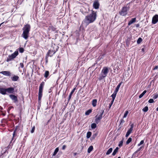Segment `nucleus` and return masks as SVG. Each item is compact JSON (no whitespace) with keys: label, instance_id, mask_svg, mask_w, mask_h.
<instances>
[{"label":"nucleus","instance_id":"f257e3e1","mask_svg":"<svg viewBox=\"0 0 158 158\" xmlns=\"http://www.w3.org/2000/svg\"><path fill=\"white\" fill-rule=\"evenodd\" d=\"M97 17L96 12L92 10L91 14L87 15L82 22V24L86 26L89 23H93L96 19Z\"/></svg>","mask_w":158,"mask_h":158},{"label":"nucleus","instance_id":"f03ea898","mask_svg":"<svg viewBox=\"0 0 158 158\" xmlns=\"http://www.w3.org/2000/svg\"><path fill=\"white\" fill-rule=\"evenodd\" d=\"M30 29V26L28 24L25 25L23 27V32L22 34V36L25 39L27 40L28 39Z\"/></svg>","mask_w":158,"mask_h":158},{"label":"nucleus","instance_id":"7ed1b4c3","mask_svg":"<svg viewBox=\"0 0 158 158\" xmlns=\"http://www.w3.org/2000/svg\"><path fill=\"white\" fill-rule=\"evenodd\" d=\"M109 72V69L107 67H104L102 69L101 75H99L98 79L101 80L103 78L106 77Z\"/></svg>","mask_w":158,"mask_h":158},{"label":"nucleus","instance_id":"20e7f679","mask_svg":"<svg viewBox=\"0 0 158 158\" xmlns=\"http://www.w3.org/2000/svg\"><path fill=\"white\" fill-rule=\"evenodd\" d=\"M44 85V82H42L40 84L39 90L38 100L40 101L42 96V91L43 87Z\"/></svg>","mask_w":158,"mask_h":158},{"label":"nucleus","instance_id":"39448f33","mask_svg":"<svg viewBox=\"0 0 158 158\" xmlns=\"http://www.w3.org/2000/svg\"><path fill=\"white\" fill-rule=\"evenodd\" d=\"M129 7L127 6L123 7L119 12V14L122 16H126L127 14V11L129 10Z\"/></svg>","mask_w":158,"mask_h":158},{"label":"nucleus","instance_id":"423d86ee","mask_svg":"<svg viewBox=\"0 0 158 158\" xmlns=\"http://www.w3.org/2000/svg\"><path fill=\"white\" fill-rule=\"evenodd\" d=\"M19 53L18 51H15L14 53L11 55H9L6 59V61L9 62L12 59L15 58L18 55Z\"/></svg>","mask_w":158,"mask_h":158},{"label":"nucleus","instance_id":"0eeeda50","mask_svg":"<svg viewBox=\"0 0 158 158\" xmlns=\"http://www.w3.org/2000/svg\"><path fill=\"white\" fill-rule=\"evenodd\" d=\"M104 110H102L101 111L100 114L98 115H96V118L95 119V122L96 123L98 124L100 120L102 119V115L103 114Z\"/></svg>","mask_w":158,"mask_h":158},{"label":"nucleus","instance_id":"6e6552de","mask_svg":"<svg viewBox=\"0 0 158 158\" xmlns=\"http://www.w3.org/2000/svg\"><path fill=\"white\" fill-rule=\"evenodd\" d=\"M134 127V125L133 124H132L131 125V127L129 129L127 132L126 135V137H127L132 132V131L133 130Z\"/></svg>","mask_w":158,"mask_h":158},{"label":"nucleus","instance_id":"1a4fd4ad","mask_svg":"<svg viewBox=\"0 0 158 158\" xmlns=\"http://www.w3.org/2000/svg\"><path fill=\"white\" fill-rule=\"evenodd\" d=\"M158 21V15H155L152 18V23L155 24Z\"/></svg>","mask_w":158,"mask_h":158},{"label":"nucleus","instance_id":"9d476101","mask_svg":"<svg viewBox=\"0 0 158 158\" xmlns=\"http://www.w3.org/2000/svg\"><path fill=\"white\" fill-rule=\"evenodd\" d=\"M6 93L7 92L9 94L13 93L15 91V89L13 87H9L7 88H6Z\"/></svg>","mask_w":158,"mask_h":158},{"label":"nucleus","instance_id":"9b49d317","mask_svg":"<svg viewBox=\"0 0 158 158\" xmlns=\"http://www.w3.org/2000/svg\"><path fill=\"white\" fill-rule=\"evenodd\" d=\"M9 96L11 100L14 101V102H15L18 101L17 97L16 96L14 95L10 94L9 95Z\"/></svg>","mask_w":158,"mask_h":158},{"label":"nucleus","instance_id":"f8f14e48","mask_svg":"<svg viewBox=\"0 0 158 158\" xmlns=\"http://www.w3.org/2000/svg\"><path fill=\"white\" fill-rule=\"evenodd\" d=\"M99 3L98 0H96L94 2L93 6L95 9H98L99 8Z\"/></svg>","mask_w":158,"mask_h":158},{"label":"nucleus","instance_id":"ddd939ff","mask_svg":"<svg viewBox=\"0 0 158 158\" xmlns=\"http://www.w3.org/2000/svg\"><path fill=\"white\" fill-rule=\"evenodd\" d=\"M0 93L2 95H6L7 94L6 89L1 88H0Z\"/></svg>","mask_w":158,"mask_h":158},{"label":"nucleus","instance_id":"4468645a","mask_svg":"<svg viewBox=\"0 0 158 158\" xmlns=\"http://www.w3.org/2000/svg\"><path fill=\"white\" fill-rule=\"evenodd\" d=\"M19 79V77L18 76L14 75L13 76L11 77V79L13 81H17Z\"/></svg>","mask_w":158,"mask_h":158},{"label":"nucleus","instance_id":"2eb2a0df","mask_svg":"<svg viewBox=\"0 0 158 158\" xmlns=\"http://www.w3.org/2000/svg\"><path fill=\"white\" fill-rule=\"evenodd\" d=\"M1 73L3 74L6 75L7 76H10L11 75V73L8 71H3L1 72Z\"/></svg>","mask_w":158,"mask_h":158},{"label":"nucleus","instance_id":"dca6fc26","mask_svg":"<svg viewBox=\"0 0 158 158\" xmlns=\"http://www.w3.org/2000/svg\"><path fill=\"white\" fill-rule=\"evenodd\" d=\"M56 52L55 51L49 50L48 53V55L50 56H52Z\"/></svg>","mask_w":158,"mask_h":158},{"label":"nucleus","instance_id":"f3484780","mask_svg":"<svg viewBox=\"0 0 158 158\" xmlns=\"http://www.w3.org/2000/svg\"><path fill=\"white\" fill-rule=\"evenodd\" d=\"M136 21V18H135L132 19L129 21L128 23V25L130 26L133 23L135 22Z\"/></svg>","mask_w":158,"mask_h":158},{"label":"nucleus","instance_id":"a211bd4d","mask_svg":"<svg viewBox=\"0 0 158 158\" xmlns=\"http://www.w3.org/2000/svg\"><path fill=\"white\" fill-rule=\"evenodd\" d=\"M19 127L17 126L13 134V137L15 135L17 134L18 131H19Z\"/></svg>","mask_w":158,"mask_h":158},{"label":"nucleus","instance_id":"6ab92c4d","mask_svg":"<svg viewBox=\"0 0 158 158\" xmlns=\"http://www.w3.org/2000/svg\"><path fill=\"white\" fill-rule=\"evenodd\" d=\"M97 100L96 99H93L92 101V105L94 107L96 106Z\"/></svg>","mask_w":158,"mask_h":158},{"label":"nucleus","instance_id":"aec40b11","mask_svg":"<svg viewBox=\"0 0 158 158\" xmlns=\"http://www.w3.org/2000/svg\"><path fill=\"white\" fill-rule=\"evenodd\" d=\"M118 149L119 148L118 147H116L112 153V155L113 156H115L116 153L118 152Z\"/></svg>","mask_w":158,"mask_h":158},{"label":"nucleus","instance_id":"412c9836","mask_svg":"<svg viewBox=\"0 0 158 158\" xmlns=\"http://www.w3.org/2000/svg\"><path fill=\"white\" fill-rule=\"evenodd\" d=\"M121 84V83H120L117 86L116 88L115 89L114 92L117 93V92L118 91V90L119 89V88Z\"/></svg>","mask_w":158,"mask_h":158},{"label":"nucleus","instance_id":"4be33fe9","mask_svg":"<svg viewBox=\"0 0 158 158\" xmlns=\"http://www.w3.org/2000/svg\"><path fill=\"white\" fill-rule=\"evenodd\" d=\"M113 150V148H110L106 152V155H108L110 154L112 152Z\"/></svg>","mask_w":158,"mask_h":158},{"label":"nucleus","instance_id":"5701e85b","mask_svg":"<svg viewBox=\"0 0 158 158\" xmlns=\"http://www.w3.org/2000/svg\"><path fill=\"white\" fill-rule=\"evenodd\" d=\"M75 90V88H74L73 89V90L71 92L69 96V100L71 99V98L72 95V94H73V93L74 92Z\"/></svg>","mask_w":158,"mask_h":158},{"label":"nucleus","instance_id":"b1692460","mask_svg":"<svg viewBox=\"0 0 158 158\" xmlns=\"http://www.w3.org/2000/svg\"><path fill=\"white\" fill-rule=\"evenodd\" d=\"M58 151H59L58 148H56V149H55L53 154L52 156H55L56 155V154H57V152H58Z\"/></svg>","mask_w":158,"mask_h":158},{"label":"nucleus","instance_id":"393cba45","mask_svg":"<svg viewBox=\"0 0 158 158\" xmlns=\"http://www.w3.org/2000/svg\"><path fill=\"white\" fill-rule=\"evenodd\" d=\"M93 147L92 146H90L89 147V148H88V152L89 153L91 152V151H92L93 149Z\"/></svg>","mask_w":158,"mask_h":158},{"label":"nucleus","instance_id":"a878e982","mask_svg":"<svg viewBox=\"0 0 158 158\" xmlns=\"http://www.w3.org/2000/svg\"><path fill=\"white\" fill-rule=\"evenodd\" d=\"M147 91L146 90H144L143 92L139 96V98H142L143 96L144 95V94L146 93Z\"/></svg>","mask_w":158,"mask_h":158},{"label":"nucleus","instance_id":"bb28decb","mask_svg":"<svg viewBox=\"0 0 158 158\" xmlns=\"http://www.w3.org/2000/svg\"><path fill=\"white\" fill-rule=\"evenodd\" d=\"M116 94L117 93L114 92L113 94L111 95V97H112V99H113V100H114Z\"/></svg>","mask_w":158,"mask_h":158},{"label":"nucleus","instance_id":"cd10ccee","mask_svg":"<svg viewBox=\"0 0 158 158\" xmlns=\"http://www.w3.org/2000/svg\"><path fill=\"white\" fill-rule=\"evenodd\" d=\"M49 75V72L48 71H46L44 74V77L47 78Z\"/></svg>","mask_w":158,"mask_h":158},{"label":"nucleus","instance_id":"c85d7f7f","mask_svg":"<svg viewBox=\"0 0 158 158\" xmlns=\"http://www.w3.org/2000/svg\"><path fill=\"white\" fill-rule=\"evenodd\" d=\"M91 135V132L90 131H88L87 133L86 137L88 139L90 137Z\"/></svg>","mask_w":158,"mask_h":158},{"label":"nucleus","instance_id":"c756f323","mask_svg":"<svg viewBox=\"0 0 158 158\" xmlns=\"http://www.w3.org/2000/svg\"><path fill=\"white\" fill-rule=\"evenodd\" d=\"M148 110V107L147 106H145L142 110L144 112H147Z\"/></svg>","mask_w":158,"mask_h":158},{"label":"nucleus","instance_id":"7c9ffc66","mask_svg":"<svg viewBox=\"0 0 158 158\" xmlns=\"http://www.w3.org/2000/svg\"><path fill=\"white\" fill-rule=\"evenodd\" d=\"M143 147H140L138 149H137L133 154V155H135L136 153L138 152Z\"/></svg>","mask_w":158,"mask_h":158},{"label":"nucleus","instance_id":"2f4dec72","mask_svg":"<svg viewBox=\"0 0 158 158\" xmlns=\"http://www.w3.org/2000/svg\"><path fill=\"white\" fill-rule=\"evenodd\" d=\"M132 141V138L131 137L129 138L127 141L126 142V144H129Z\"/></svg>","mask_w":158,"mask_h":158},{"label":"nucleus","instance_id":"473e14b6","mask_svg":"<svg viewBox=\"0 0 158 158\" xmlns=\"http://www.w3.org/2000/svg\"><path fill=\"white\" fill-rule=\"evenodd\" d=\"M96 124L95 123H93L91 125V127L92 129H94L96 127Z\"/></svg>","mask_w":158,"mask_h":158},{"label":"nucleus","instance_id":"72a5a7b5","mask_svg":"<svg viewBox=\"0 0 158 158\" xmlns=\"http://www.w3.org/2000/svg\"><path fill=\"white\" fill-rule=\"evenodd\" d=\"M92 112V110L89 109L87 111H86L85 113V114L86 115H89L90 113H91Z\"/></svg>","mask_w":158,"mask_h":158},{"label":"nucleus","instance_id":"f704fd0d","mask_svg":"<svg viewBox=\"0 0 158 158\" xmlns=\"http://www.w3.org/2000/svg\"><path fill=\"white\" fill-rule=\"evenodd\" d=\"M142 41V38H139L137 40V43L138 44H139L141 43V42Z\"/></svg>","mask_w":158,"mask_h":158},{"label":"nucleus","instance_id":"c9c22d12","mask_svg":"<svg viewBox=\"0 0 158 158\" xmlns=\"http://www.w3.org/2000/svg\"><path fill=\"white\" fill-rule=\"evenodd\" d=\"M128 111H126L125 113L124 114L123 118H125L127 117V115L128 114Z\"/></svg>","mask_w":158,"mask_h":158},{"label":"nucleus","instance_id":"e433bc0d","mask_svg":"<svg viewBox=\"0 0 158 158\" xmlns=\"http://www.w3.org/2000/svg\"><path fill=\"white\" fill-rule=\"evenodd\" d=\"M24 49L22 48H20L19 49V52H20L23 53L24 52Z\"/></svg>","mask_w":158,"mask_h":158},{"label":"nucleus","instance_id":"4c0bfd02","mask_svg":"<svg viewBox=\"0 0 158 158\" xmlns=\"http://www.w3.org/2000/svg\"><path fill=\"white\" fill-rule=\"evenodd\" d=\"M143 143H144V141L143 140H142L140 141V143L138 144V146H139L143 144Z\"/></svg>","mask_w":158,"mask_h":158},{"label":"nucleus","instance_id":"58836bf2","mask_svg":"<svg viewBox=\"0 0 158 158\" xmlns=\"http://www.w3.org/2000/svg\"><path fill=\"white\" fill-rule=\"evenodd\" d=\"M154 102V100L153 99H150L148 101V102L149 103H153Z\"/></svg>","mask_w":158,"mask_h":158},{"label":"nucleus","instance_id":"ea45409f","mask_svg":"<svg viewBox=\"0 0 158 158\" xmlns=\"http://www.w3.org/2000/svg\"><path fill=\"white\" fill-rule=\"evenodd\" d=\"M123 143V142L122 141H121L119 142V143L118 144V146L119 147H121L122 146Z\"/></svg>","mask_w":158,"mask_h":158},{"label":"nucleus","instance_id":"a19ab883","mask_svg":"<svg viewBox=\"0 0 158 158\" xmlns=\"http://www.w3.org/2000/svg\"><path fill=\"white\" fill-rule=\"evenodd\" d=\"M158 95L157 94H156V95H154V96L153 97V98L154 99H156L157 98H158Z\"/></svg>","mask_w":158,"mask_h":158},{"label":"nucleus","instance_id":"79ce46f5","mask_svg":"<svg viewBox=\"0 0 158 158\" xmlns=\"http://www.w3.org/2000/svg\"><path fill=\"white\" fill-rule=\"evenodd\" d=\"M35 127H33L32 128V130H31V133H33L34 132V130H35Z\"/></svg>","mask_w":158,"mask_h":158},{"label":"nucleus","instance_id":"37998d69","mask_svg":"<svg viewBox=\"0 0 158 158\" xmlns=\"http://www.w3.org/2000/svg\"><path fill=\"white\" fill-rule=\"evenodd\" d=\"M20 66L22 68H23L24 67V65L23 63H21L20 64Z\"/></svg>","mask_w":158,"mask_h":158},{"label":"nucleus","instance_id":"c03bdc74","mask_svg":"<svg viewBox=\"0 0 158 158\" xmlns=\"http://www.w3.org/2000/svg\"><path fill=\"white\" fill-rule=\"evenodd\" d=\"M66 148V146L65 145H64L62 148V149L63 150H64L65 148Z\"/></svg>","mask_w":158,"mask_h":158},{"label":"nucleus","instance_id":"a18cd8bd","mask_svg":"<svg viewBox=\"0 0 158 158\" xmlns=\"http://www.w3.org/2000/svg\"><path fill=\"white\" fill-rule=\"evenodd\" d=\"M89 11V8H88L86 10V11H85V13H88Z\"/></svg>","mask_w":158,"mask_h":158},{"label":"nucleus","instance_id":"49530a36","mask_svg":"<svg viewBox=\"0 0 158 158\" xmlns=\"http://www.w3.org/2000/svg\"><path fill=\"white\" fill-rule=\"evenodd\" d=\"M158 68V66H155V67L154 68V70H156V69H157Z\"/></svg>","mask_w":158,"mask_h":158},{"label":"nucleus","instance_id":"de8ad7c7","mask_svg":"<svg viewBox=\"0 0 158 158\" xmlns=\"http://www.w3.org/2000/svg\"><path fill=\"white\" fill-rule=\"evenodd\" d=\"M125 122V121L123 119H122L121 121V123H123Z\"/></svg>","mask_w":158,"mask_h":158},{"label":"nucleus","instance_id":"09e8293b","mask_svg":"<svg viewBox=\"0 0 158 158\" xmlns=\"http://www.w3.org/2000/svg\"><path fill=\"white\" fill-rule=\"evenodd\" d=\"M114 100H113V99H112V101L111 102V105H110V106L112 105L113 104Z\"/></svg>","mask_w":158,"mask_h":158},{"label":"nucleus","instance_id":"8fccbe9b","mask_svg":"<svg viewBox=\"0 0 158 158\" xmlns=\"http://www.w3.org/2000/svg\"><path fill=\"white\" fill-rule=\"evenodd\" d=\"M4 22H3L2 23L0 24V27L1 26V25H2V24H3L4 23Z\"/></svg>","mask_w":158,"mask_h":158},{"label":"nucleus","instance_id":"3c124183","mask_svg":"<svg viewBox=\"0 0 158 158\" xmlns=\"http://www.w3.org/2000/svg\"><path fill=\"white\" fill-rule=\"evenodd\" d=\"M156 110L157 111H158V107L156 108Z\"/></svg>","mask_w":158,"mask_h":158},{"label":"nucleus","instance_id":"603ef678","mask_svg":"<svg viewBox=\"0 0 158 158\" xmlns=\"http://www.w3.org/2000/svg\"><path fill=\"white\" fill-rule=\"evenodd\" d=\"M117 158H121L120 157H118Z\"/></svg>","mask_w":158,"mask_h":158},{"label":"nucleus","instance_id":"864d4df0","mask_svg":"<svg viewBox=\"0 0 158 158\" xmlns=\"http://www.w3.org/2000/svg\"><path fill=\"white\" fill-rule=\"evenodd\" d=\"M138 25H137L136 27H138Z\"/></svg>","mask_w":158,"mask_h":158}]
</instances>
